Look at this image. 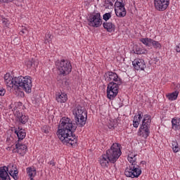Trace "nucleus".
<instances>
[{
  "mask_svg": "<svg viewBox=\"0 0 180 180\" xmlns=\"http://www.w3.org/2000/svg\"><path fill=\"white\" fill-rule=\"evenodd\" d=\"M75 130H77L75 124H73L70 118L63 117L60 121L57 136L63 144L74 147L77 146L78 141L77 136L72 134Z\"/></svg>",
  "mask_w": 180,
  "mask_h": 180,
  "instance_id": "obj_1",
  "label": "nucleus"
},
{
  "mask_svg": "<svg viewBox=\"0 0 180 180\" xmlns=\"http://www.w3.org/2000/svg\"><path fill=\"white\" fill-rule=\"evenodd\" d=\"M136 154L130 153L128 155V161L130 162L129 167L125 169L124 174L128 178H139L141 175V169L136 162Z\"/></svg>",
  "mask_w": 180,
  "mask_h": 180,
  "instance_id": "obj_2",
  "label": "nucleus"
},
{
  "mask_svg": "<svg viewBox=\"0 0 180 180\" xmlns=\"http://www.w3.org/2000/svg\"><path fill=\"white\" fill-rule=\"evenodd\" d=\"M72 112L77 127H84L86 124V120L88 119V113L85 108L78 105L75 107Z\"/></svg>",
  "mask_w": 180,
  "mask_h": 180,
  "instance_id": "obj_3",
  "label": "nucleus"
},
{
  "mask_svg": "<svg viewBox=\"0 0 180 180\" xmlns=\"http://www.w3.org/2000/svg\"><path fill=\"white\" fill-rule=\"evenodd\" d=\"M15 82L17 84L16 91L23 89L27 94H30L32 92V87L33 84H32V77L29 76H19L18 79H15Z\"/></svg>",
  "mask_w": 180,
  "mask_h": 180,
  "instance_id": "obj_4",
  "label": "nucleus"
},
{
  "mask_svg": "<svg viewBox=\"0 0 180 180\" xmlns=\"http://www.w3.org/2000/svg\"><path fill=\"white\" fill-rule=\"evenodd\" d=\"M106 156L110 162L115 164L119 160V157L122 155V150H120V144L117 143H113L110 148L106 151Z\"/></svg>",
  "mask_w": 180,
  "mask_h": 180,
  "instance_id": "obj_5",
  "label": "nucleus"
},
{
  "mask_svg": "<svg viewBox=\"0 0 180 180\" xmlns=\"http://www.w3.org/2000/svg\"><path fill=\"white\" fill-rule=\"evenodd\" d=\"M150 124H151V116L148 115H144L142 124L139 129V136L147 139L150 136Z\"/></svg>",
  "mask_w": 180,
  "mask_h": 180,
  "instance_id": "obj_6",
  "label": "nucleus"
},
{
  "mask_svg": "<svg viewBox=\"0 0 180 180\" xmlns=\"http://www.w3.org/2000/svg\"><path fill=\"white\" fill-rule=\"evenodd\" d=\"M56 68L59 71L60 75H68L70 72L72 70V66L71 63L68 60H58L56 63Z\"/></svg>",
  "mask_w": 180,
  "mask_h": 180,
  "instance_id": "obj_7",
  "label": "nucleus"
},
{
  "mask_svg": "<svg viewBox=\"0 0 180 180\" xmlns=\"http://www.w3.org/2000/svg\"><path fill=\"white\" fill-rule=\"evenodd\" d=\"M121 84H115V82H111L108 84L107 86V98L108 99H114L117 96V94H119V86Z\"/></svg>",
  "mask_w": 180,
  "mask_h": 180,
  "instance_id": "obj_8",
  "label": "nucleus"
},
{
  "mask_svg": "<svg viewBox=\"0 0 180 180\" xmlns=\"http://www.w3.org/2000/svg\"><path fill=\"white\" fill-rule=\"evenodd\" d=\"M89 25L92 27H99L102 25V18H101V13H94L91 14L88 18Z\"/></svg>",
  "mask_w": 180,
  "mask_h": 180,
  "instance_id": "obj_9",
  "label": "nucleus"
},
{
  "mask_svg": "<svg viewBox=\"0 0 180 180\" xmlns=\"http://www.w3.org/2000/svg\"><path fill=\"white\" fill-rule=\"evenodd\" d=\"M17 79L18 77H12L9 73H6L4 75V82L7 86V89L10 91L11 89H14L15 91L18 89V83H16Z\"/></svg>",
  "mask_w": 180,
  "mask_h": 180,
  "instance_id": "obj_10",
  "label": "nucleus"
},
{
  "mask_svg": "<svg viewBox=\"0 0 180 180\" xmlns=\"http://www.w3.org/2000/svg\"><path fill=\"white\" fill-rule=\"evenodd\" d=\"M115 12L117 18H124L126 16V8L123 2L117 1L115 4Z\"/></svg>",
  "mask_w": 180,
  "mask_h": 180,
  "instance_id": "obj_11",
  "label": "nucleus"
},
{
  "mask_svg": "<svg viewBox=\"0 0 180 180\" xmlns=\"http://www.w3.org/2000/svg\"><path fill=\"white\" fill-rule=\"evenodd\" d=\"M107 78L106 81L108 82H114V84L122 85V79L120 78L119 75L113 72H108L105 73Z\"/></svg>",
  "mask_w": 180,
  "mask_h": 180,
  "instance_id": "obj_12",
  "label": "nucleus"
},
{
  "mask_svg": "<svg viewBox=\"0 0 180 180\" xmlns=\"http://www.w3.org/2000/svg\"><path fill=\"white\" fill-rule=\"evenodd\" d=\"M154 4L155 8L158 11L162 12L169 6V0H155Z\"/></svg>",
  "mask_w": 180,
  "mask_h": 180,
  "instance_id": "obj_13",
  "label": "nucleus"
},
{
  "mask_svg": "<svg viewBox=\"0 0 180 180\" xmlns=\"http://www.w3.org/2000/svg\"><path fill=\"white\" fill-rule=\"evenodd\" d=\"M132 65H134L135 70H136L137 71H144V68H146V62H144V60L141 59H135L132 62Z\"/></svg>",
  "mask_w": 180,
  "mask_h": 180,
  "instance_id": "obj_14",
  "label": "nucleus"
},
{
  "mask_svg": "<svg viewBox=\"0 0 180 180\" xmlns=\"http://www.w3.org/2000/svg\"><path fill=\"white\" fill-rule=\"evenodd\" d=\"M9 167L4 166L0 167V180H8Z\"/></svg>",
  "mask_w": 180,
  "mask_h": 180,
  "instance_id": "obj_15",
  "label": "nucleus"
},
{
  "mask_svg": "<svg viewBox=\"0 0 180 180\" xmlns=\"http://www.w3.org/2000/svg\"><path fill=\"white\" fill-rule=\"evenodd\" d=\"M15 115L17 116V121L19 122V123H22V124H26L29 121V117L19 111H16Z\"/></svg>",
  "mask_w": 180,
  "mask_h": 180,
  "instance_id": "obj_16",
  "label": "nucleus"
},
{
  "mask_svg": "<svg viewBox=\"0 0 180 180\" xmlns=\"http://www.w3.org/2000/svg\"><path fill=\"white\" fill-rule=\"evenodd\" d=\"M16 153L20 154V155H25L26 152L27 151V146L26 145L22 143H16L15 144Z\"/></svg>",
  "mask_w": 180,
  "mask_h": 180,
  "instance_id": "obj_17",
  "label": "nucleus"
},
{
  "mask_svg": "<svg viewBox=\"0 0 180 180\" xmlns=\"http://www.w3.org/2000/svg\"><path fill=\"white\" fill-rule=\"evenodd\" d=\"M103 26L104 29L107 30V32L112 33V32H115L116 29V26L112 22L105 21L103 23Z\"/></svg>",
  "mask_w": 180,
  "mask_h": 180,
  "instance_id": "obj_18",
  "label": "nucleus"
},
{
  "mask_svg": "<svg viewBox=\"0 0 180 180\" xmlns=\"http://www.w3.org/2000/svg\"><path fill=\"white\" fill-rule=\"evenodd\" d=\"M109 162H110V160L108 159V156L105 154L100 158V164L103 168H106L109 165Z\"/></svg>",
  "mask_w": 180,
  "mask_h": 180,
  "instance_id": "obj_19",
  "label": "nucleus"
},
{
  "mask_svg": "<svg viewBox=\"0 0 180 180\" xmlns=\"http://www.w3.org/2000/svg\"><path fill=\"white\" fill-rule=\"evenodd\" d=\"M141 119H143V117H141V112L139 111L138 112V115L134 117V120H133L134 127H139V124H140V122H141Z\"/></svg>",
  "mask_w": 180,
  "mask_h": 180,
  "instance_id": "obj_20",
  "label": "nucleus"
},
{
  "mask_svg": "<svg viewBox=\"0 0 180 180\" xmlns=\"http://www.w3.org/2000/svg\"><path fill=\"white\" fill-rule=\"evenodd\" d=\"M67 99H68V98L67 97V94L65 93L59 94L56 96V101L57 102H59V103H65V102H67Z\"/></svg>",
  "mask_w": 180,
  "mask_h": 180,
  "instance_id": "obj_21",
  "label": "nucleus"
},
{
  "mask_svg": "<svg viewBox=\"0 0 180 180\" xmlns=\"http://www.w3.org/2000/svg\"><path fill=\"white\" fill-rule=\"evenodd\" d=\"M58 84L59 86H62V88H65V86H68L70 85V82H68V79L67 78H60V75L58 77Z\"/></svg>",
  "mask_w": 180,
  "mask_h": 180,
  "instance_id": "obj_22",
  "label": "nucleus"
},
{
  "mask_svg": "<svg viewBox=\"0 0 180 180\" xmlns=\"http://www.w3.org/2000/svg\"><path fill=\"white\" fill-rule=\"evenodd\" d=\"M15 134H17L18 140H23V139H25V137H26V132L25 131L24 129H15Z\"/></svg>",
  "mask_w": 180,
  "mask_h": 180,
  "instance_id": "obj_23",
  "label": "nucleus"
},
{
  "mask_svg": "<svg viewBox=\"0 0 180 180\" xmlns=\"http://www.w3.org/2000/svg\"><path fill=\"white\" fill-rule=\"evenodd\" d=\"M172 128L178 130L180 128V118H173L172 120Z\"/></svg>",
  "mask_w": 180,
  "mask_h": 180,
  "instance_id": "obj_24",
  "label": "nucleus"
},
{
  "mask_svg": "<svg viewBox=\"0 0 180 180\" xmlns=\"http://www.w3.org/2000/svg\"><path fill=\"white\" fill-rule=\"evenodd\" d=\"M27 174L31 180L36 176V169L32 167L27 168Z\"/></svg>",
  "mask_w": 180,
  "mask_h": 180,
  "instance_id": "obj_25",
  "label": "nucleus"
},
{
  "mask_svg": "<svg viewBox=\"0 0 180 180\" xmlns=\"http://www.w3.org/2000/svg\"><path fill=\"white\" fill-rule=\"evenodd\" d=\"M179 94V93L178 91H174L170 94H168L167 97L169 101H175L176 98H178Z\"/></svg>",
  "mask_w": 180,
  "mask_h": 180,
  "instance_id": "obj_26",
  "label": "nucleus"
},
{
  "mask_svg": "<svg viewBox=\"0 0 180 180\" xmlns=\"http://www.w3.org/2000/svg\"><path fill=\"white\" fill-rule=\"evenodd\" d=\"M172 150L174 153H178V151H179L180 148L178 146V142H176V140L172 141Z\"/></svg>",
  "mask_w": 180,
  "mask_h": 180,
  "instance_id": "obj_27",
  "label": "nucleus"
},
{
  "mask_svg": "<svg viewBox=\"0 0 180 180\" xmlns=\"http://www.w3.org/2000/svg\"><path fill=\"white\" fill-rule=\"evenodd\" d=\"M141 43L145 44V46H148V47H150V46H151L152 39L150 38L141 39Z\"/></svg>",
  "mask_w": 180,
  "mask_h": 180,
  "instance_id": "obj_28",
  "label": "nucleus"
},
{
  "mask_svg": "<svg viewBox=\"0 0 180 180\" xmlns=\"http://www.w3.org/2000/svg\"><path fill=\"white\" fill-rule=\"evenodd\" d=\"M51 39H53V36L50 34V32H48L45 36V44L50 43V41H51Z\"/></svg>",
  "mask_w": 180,
  "mask_h": 180,
  "instance_id": "obj_29",
  "label": "nucleus"
},
{
  "mask_svg": "<svg viewBox=\"0 0 180 180\" xmlns=\"http://www.w3.org/2000/svg\"><path fill=\"white\" fill-rule=\"evenodd\" d=\"M151 44L153 46L155 49H160L161 47V44L157 41H154L152 39L151 41Z\"/></svg>",
  "mask_w": 180,
  "mask_h": 180,
  "instance_id": "obj_30",
  "label": "nucleus"
},
{
  "mask_svg": "<svg viewBox=\"0 0 180 180\" xmlns=\"http://www.w3.org/2000/svg\"><path fill=\"white\" fill-rule=\"evenodd\" d=\"M112 18V14L110 13H106L103 15V20H105V22H108Z\"/></svg>",
  "mask_w": 180,
  "mask_h": 180,
  "instance_id": "obj_31",
  "label": "nucleus"
},
{
  "mask_svg": "<svg viewBox=\"0 0 180 180\" xmlns=\"http://www.w3.org/2000/svg\"><path fill=\"white\" fill-rule=\"evenodd\" d=\"M115 124H116V121H115V120L111 119L108 121L109 129H113V127H115Z\"/></svg>",
  "mask_w": 180,
  "mask_h": 180,
  "instance_id": "obj_32",
  "label": "nucleus"
},
{
  "mask_svg": "<svg viewBox=\"0 0 180 180\" xmlns=\"http://www.w3.org/2000/svg\"><path fill=\"white\" fill-rule=\"evenodd\" d=\"M25 64L27 68H32V67H33V64H34V62L33 61V59H32L31 60H27Z\"/></svg>",
  "mask_w": 180,
  "mask_h": 180,
  "instance_id": "obj_33",
  "label": "nucleus"
},
{
  "mask_svg": "<svg viewBox=\"0 0 180 180\" xmlns=\"http://www.w3.org/2000/svg\"><path fill=\"white\" fill-rule=\"evenodd\" d=\"M50 131V127H49L47 125H44L42 127V131L45 133V134H48L49 131Z\"/></svg>",
  "mask_w": 180,
  "mask_h": 180,
  "instance_id": "obj_34",
  "label": "nucleus"
},
{
  "mask_svg": "<svg viewBox=\"0 0 180 180\" xmlns=\"http://www.w3.org/2000/svg\"><path fill=\"white\" fill-rule=\"evenodd\" d=\"M13 178V179L15 180H18L19 179V176H18V171L15 170L13 172V176H12Z\"/></svg>",
  "mask_w": 180,
  "mask_h": 180,
  "instance_id": "obj_35",
  "label": "nucleus"
},
{
  "mask_svg": "<svg viewBox=\"0 0 180 180\" xmlns=\"http://www.w3.org/2000/svg\"><path fill=\"white\" fill-rule=\"evenodd\" d=\"M6 93V90L4 88H0V96H4L5 94Z\"/></svg>",
  "mask_w": 180,
  "mask_h": 180,
  "instance_id": "obj_36",
  "label": "nucleus"
},
{
  "mask_svg": "<svg viewBox=\"0 0 180 180\" xmlns=\"http://www.w3.org/2000/svg\"><path fill=\"white\" fill-rule=\"evenodd\" d=\"M27 29H26V27L22 28V30H20V34H26V33H27Z\"/></svg>",
  "mask_w": 180,
  "mask_h": 180,
  "instance_id": "obj_37",
  "label": "nucleus"
},
{
  "mask_svg": "<svg viewBox=\"0 0 180 180\" xmlns=\"http://www.w3.org/2000/svg\"><path fill=\"white\" fill-rule=\"evenodd\" d=\"M105 3L110 6H113V0H106Z\"/></svg>",
  "mask_w": 180,
  "mask_h": 180,
  "instance_id": "obj_38",
  "label": "nucleus"
},
{
  "mask_svg": "<svg viewBox=\"0 0 180 180\" xmlns=\"http://www.w3.org/2000/svg\"><path fill=\"white\" fill-rule=\"evenodd\" d=\"M176 51L180 53V44L176 46Z\"/></svg>",
  "mask_w": 180,
  "mask_h": 180,
  "instance_id": "obj_39",
  "label": "nucleus"
},
{
  "mask_svg": "<svg viewBox=\"0 0 180 180\" xmlns=\"http://www.w3.org/2000/svg\"><path fill=\"white\" fill-rule=\"evenodd\" d=\"M49 164H50L51 165H52V167H55V166H56V163L54 162L53 160H51V161L49 162Z\"/></svg>",
  "mask_w": 180,
  "mask_h": 180,
  "instance_id": "obj_40",
  "label": "nucleus"
},
{
  "mask_svg": "<svg viewBox=\"0 0 180 180\" xmlns=\"http://www.w3.org/2000/svg\"><path fill=\"white\" fill-rule=\"evenodd\" d=\"M13 0H0V2H12Z\"/></svg>",
  "mask_w": 180,
  "mask_h": 180,
  "instance_id": "obj_41",
  "label": "nucleus"
},
{
  "mask_svg": "<svg viewBox=\"0 0 180 180\" xmlns=\"http://www.w3.org/2000/svg\"><path fill=\"white\" fill-rule=\"evenodd\" d=\"M92 1H94V0H85V2H86L87 5H89V4H91V2H92Z\"/></svg>",
  "mask_w": 180,
  "mask_h": 180,
  "instance_id": "obj_42",
  "label": "nucleus"
},
{
  "mask_svg": "<svg viewBox=\"0 0 180 180\" xmlns=\"http://www.w3.org/2000/svg\"><path fill=\"white\" fill-rule=\"evenodd\" d=\"M9 174H10L11 176H13V170H11L9 172Z\"/></svg>",
  "mask_w": 180,
  "mask_h": 180,
  "instance_id": "obj_43",
  "label": "nucleus"
}]
</instances>
